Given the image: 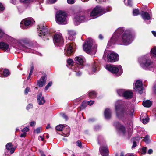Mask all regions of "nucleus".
I'll list each match as a JSON object with an SVG mask.
<instances>
[{"label": "nucleus", "instance_id": "obj_1", "mask_svg": "<svg viewBox=\"0 0 156 156\" xmlns=\"http://www.w3.org/2000/svg\"><path fill=\"white\" fill-rule=\"evenodd\" d=\"M134 39L130 30L125 29L124 27H119L115 31L110 40L108 42V46H111L115 43L123 45L130 44Z\"/></svg>", "mask_w": 156, "mask_h": 156}, {"label": "nucleus", "instance_id": "obj_2", "mask_svg": "<svg viewBox=\"0 0 156 156\" xmlns=\"http://www.w3.org/2000/svg\"><path fill=\"white\" fill-rule=\"evenodd\" d=\"M124 102L121 100L117 101L115 104V110L117 116L119 118L123 119L129 116H132L133 115L134 110L130 107L125 108L122 110H120L124 104Z\"/></svg>", "mask_w": 156, "mask_h": 156}, {"label": "nucleus", "instance_id": "obj_3", "mask_svg": "<svg viewBox=\"0 0 156 156\" xmlns=\"http://www.w3.org/2000/svg\"><path fill=\"white\" fill-rule=\"evenodd\" d=\"M14 47L25 52L33 53L31 50V48H33V44L27 38H24L18 40L16 44Z\"/></svg>", "mask_w": 156, "mask_h": 156}, {"label": "nucleus", "instance_id": "obj_4", "mask_svg": "<svg viewBox=\"0 0 156 156\" xmlns=\"http://www.w3.org/2000/svg\"><path fill=\"white\" fill-rule=\"evenodd\" d=\"M83 47L84 50L91 55H94L97 51V45L93 40L90 38L87 39Z\"/></svg>", "mask_w": 156, "mask_h": 156}, {"label": "nucleus", "instance_id": "obj_5", "mask_svg": "<svg viewBox=\"0 0 156 156\" xmlns=\"http://www.w3.org/2000/svg\"><path fill=\"white\" fill-rule=\"evenodd\" d=\"M138 61L141 67L145 70H150L154 68V65L153 62L147 56L140 58Z\"/></svg>", "mask_w": 156, "mask_h": 156}, {"label": "nucleus", "instance_id": "obj_6", "mask_svg": "<svg viewBox=\"0 0 156 156\" xmlns=\"http://www.w3.org/2000/svg\"><path fill=\"white\" fill-rule=\"evenodd\" d=\"M111 10L112 9L110 7L105 9L101 7L96 6L90 12V16L92 18L94 19Z\"/></svg>", "mask_w": 156, "mask_h": 156}, {"label": "nucleus", "instance_id": "obj_7", "mask_svg": "<svg viewBox=\"0 0 156 156\" xmlns=\"http://www.w3.org/2000/svg\"><path fill=\"white\" fill-rule=\"evenodd\" d=\"M106 69L117 76H120L122 73V69L121 66H116L113 65L107 64L105 66Z\"/></svg>", "mask_w": 156, "mask_h": 156}, {"label": "nucleus", "instance_id": "obj_8", "mask_svg": "<svg viewBox=\"0 0 156 156\" xmlns=\"http://www.w3.org/2000/svg\"><path fill=\"white\" fill-rule=\"evenodd\" d=\"M106 57L108 62L116 61L119 58L118 55L114 52L112 51L108 52L107 50H105L103 56L104 60H106Z\"/></svg>", "mask_w": 156, "mask_h": 156}, {"label": "nucleus", "instance_id": "obj_9", "mask_svg": "<svg viewBox=\"0 0 156 156\" xmlns=\"http://www.w3.org/2000/svg\"><path fill=\"white\" fill-rule=\"evenodd\" d=\"M56 21L60 24H66L67 23V14L65 12L60 11L57 12L56 14Z\"/></svg>", "mask_w": 156, "mask_h": 156}, {"label": "nucleus", "instance_id": "obj_10", "mask_svg": "<svg viewBox=\"0 0 156 156\" xmlns=\"http://www.w3.org/2000/svg\"><path fill=\"white\" fill-rule=\"evenodd\" d=\"M90 19H88L87 16L85 14L80 13L76 15L73 20L75 25L77 26L81 23L85 22Z\"/></svg>", "mask_w": 156, "mask_h": 156}, {"label": "nucleus", "instance_id": "obj_11", "mask_svg": "<svg viewBox=\"0 0 156 156\" xmlns=\"http://www.w3.org/2000/svg\"><path fill=\"white\" fill-rule=\"evenodd\" d=\"M67 66L69 68H70L74 71L76 73L75 75L77 76H80L82 74L81 69L78 68V65H73V62L72 59H69L67 60Z\"/></svg>", "mask_w": 156, "mask_h": 156}, {"label": "nucleus", "instance_id": "obj_12", "mask_svg": "<svg viewBox=\"0 0 156 156\" xmlns=\"http://www.w3.org/2000/svg\"><path fill=\"white\" fill-rule=\"evenodd\" d=\"M56 129L59 131H62L61 135L66 137L68 136L70 134V128L67 125L60 124L56 126Z\"/></svg>", "mask_w": 156, "mask_h": 156}, {"label": "nucleus", "instance_id": "obj_13", "mask_svg": "<svg viewBox=\"0 0 156 156\" xmlns=\"http://www.w3.org/2000/svg\"><path fill=\"white\" fill-rule=\"evenodd\" d=\"M53 41L55 45L58 46L63 45V38L61 34H55L53 37Z\"/></svg>", "mask_w": 156, "mask_h": 156}, {"label": "nucleus", "instance_id": "obj_14", "mask_svg": "<svg viewBox=\"0 0 156 156\" xmlns=\"http://www.w3.org/2000/svg\"><path fill=\"white\" fill-rule=\"evenodd\" d=\"M38 35L40 36H44L48 33L47 27L43 24L38 25L37 28Z\"/></svg>", "mask_w": 156, "mask_h": 156}, {"label": "nucleus", "instance_id": "obj_15", "mask_svg": "<svg viewBox=\"0 0 156 156\" xmlns=\"http://www.w3.org/2000/svg\"><path fill=\"white\" fill-rule=\"evenodd\" d=\"M75 61L76 63V65L78 66V68L80 69L83 68L85 59L82 56H76L75 58Z\"/></svg>", "mask_w": 156, "mask_h": 156}, {"label": "nucleus", "instance_id": "obj_16", "mask_svg": "<svg viewBox=\"0 0 156 156\" xmlns=\"http://www.w3.org/2000/svg\"><path fill=\"white\" fill-rule=\"evenodd\" d=\"M75 48L74 43H69L67 44L65 49V54L66 55H69L73 52Z\"/></svg>", "mask_w": 156, "mask_h": 156}, {"label": "nucleus", "instance_id": "obj_17", "mask_svg": "<svg viewBox=\"0 0 156 156\" xmlns=\"http://www.w3.org/2000/svg\"><path fill=\"white\" fill-rule=\"evenodd\" d=\"M134 89L136 91H138L140 94H142L143 89L142 81L140 80H137L134 87Z\"/></svg>", "mask_w": 156, "mask_h": 156}, {"label": "nucleus", "instance_id": "obj_18", "mask_svg": "<svg viewBox=\"0 0 156 156\" xmlns=\"http://www.w3.org/2000/svg\"><path fill=\"white\" fill-rule=\"evenodd\" d=\"M114 126L118 129L119 131L124 134L125 133V127L121 125L119 122H116L114 124Z\"/></svg>", "mask_w": 156, "mask_h": 156}, {"label": "nucleus", "instance_id": "obj_19", "mask_svg": "<svg viewBox=\"0 0 156 156\" xmlns=\"http://www.w3.org/2000/svg\"><path fill=\"white\" fill-rule=\"evenodd\" d=\"M140 14L143 19L144 20H150L151 15V13L150 11H148V12L142 11Z\"/></svg>", "mask_w": 156, "mask_h": 156}, {"label": "nucleus", "instance_id": "obj_20", "mask_svg": "<svg viewBox=\"0 0 156 156\" xmlns=\"http://www.w3.org/2000/svg\"><path fill=\"white\" fill-rule=\"evenodd\" d=\"M101 154L103 156H107L108 154V151L107 146L101 147L99 148Z\"/></svg>", "mask_w": 156, "mask_h": 156}, {"label": "nucleus", "instance_id": "obj_21", "mask_svg": "<svg viewBox=\"0 0 156 156\" xmlns=\"http://www.w3.org/2000/svg\"><path fill=\"white\" fill-rule=\"evenodd\" d=\"M33 20L31 18L23 20L20 23V27L22 28H25V27H22V25L23 23L24 24L25 26H27L33 23Z\"/></svg>", "mask_w": 156, "mask_h": 156}, {"label": "nucleus", "instance_id": "obj_22", "mask_svg": "<svg viewBox=\"0 0 156 156\" xmlns=\"http://www.w3.org/2000/svg\"><path fill=\"white\" fill-rule=\"evenodd\" d=\"M47 80V76L46 75L41 77L40 80L37 81V84L40 87H43L45 83Z\"/></svg>", "mask_w": 156, "mask_h": 156}, {"label": "nucleus", "instance_id": "obj_23", "mask_svg": "<svg viewBox=\"0 0 156 156\" xmlns=\"http://www.w3.org/2000/svg\"><path fill=\"white\" fill-rule=\"evenodd\" d=\"M0 49L7 52H9L10 50L9 45L4 42L0 43Z\"/></svg>", "mask_w": 156, "mask_h": 156}, {"label": "nucleus", "instance_id": "obj_24", "mask_svg": "<svg viewBox=\"0 0 156 156\" xmlns=\"http://www.w3.org/2000/svg\"><path fill=\"white\" fill-rule=\"evenodd\" d=\"M42 93L40 92L37 96V100L38 104L41 105H43L45 102V100L43 97H42Z\"/></svg>", "mask_w": 156, "mask_h": 156}, {"label": "nucleus", "instance_id": "obj_25", "mask_svg": "<svg viewBox=\"0 0 156 156\" xmlns=\"http://www.w3.org/2000/svg\"><path fill=\"white\" fill-rule=\"evenodd\" d=\"M10 73L8 69H0V77H6L9 75Z\"/></svg>", "mask_w": 156, "mask_h": 156}, {"label": "nucleus", "instance_id": "obj_26", "mask_svg": "<svg viewBox=\"0 0 156 156\" xmlns=\"http://www.w3.org/2000/svg\"><path fill=\"white\" fill-rule=\"evenodd\" d=\"M104 115L106 119H110L111 117V112L110 109L108 108L106 109L104 111Z\"/></svg>", "mask_w": 156, "mask_h": 156}, {"label": "nucleus", "instance_id": "obj_27", "mask_svg": "<svg viewBox=\"0 0 156 156\" xmlns=\"http://www.w3.org/2000/svg\"><path fill=\"white\" fill-rule=\"evenodd\" d=\"M5 147L8 150H10V153L12 154L14 152L15 148L13 147L12 144L11 143H9L7 144Z\"/></svg>", "mask_w": 156, "mask_h": 156}, {"label": "nucleus", "instance_id": "obj_28", "mask_svg": "<svg viewBox=\"0 0 156 156\" xmlns=\"http://www.w3.org/2000/svg\"><path fill=\"white\" fill-rule=\"evenodd\" d=\"M140 138H142L141 137H140L139 136L134 137L132 138L131 140L133 142V144L132 147V148L135 147L136 146V144L138 143L139 140H140Z\"/></svg>", "mask_w": 156, "mask_h": 156}, {"label": "nucleus", "instance_id": "obj_29", "mask_svg": "<svg viewBox=\"0 0 156 156\" xmlns=\"http://www.w3.org/2000/svg\"><path fill=\"white\" fill-rule=\"evenodd\" d=\"M125 92L126 93H124V97H125L126 98H130L132 97L133 95V93L131 90H125Z\"/></svg>", "mask_w": 156, "mask_h": 156}, {"label": "nucleus", "instance_id": "obj_30", "mask_svg": "<svg viewBox=\"0 0 156 156\" xmlns=\"http://www.w3.org/2000/svg\"><path fill=\"white\" fill-rule=\"evenodd\" d=\"M142 104L145 107H149L151 106L152 103L150 101L147 100L145 101H144Z\"/></svg>", "mask_w": 156, "mask_h": 156}, {"label": "nucleus", "instance_id": "obj_31", "mask_svg": "<svg viewBox=\"0 0 156 156\" xmlns=\"http://www.w3.org/2000/svg\"><path fill=\"white\" fill-rule=\"evenodd\" d=\"M98 69L99 68L97 63L95 62L92 65V70L94 72H95L96 71L98 70Z\"/></svg>", "mask_w": 156, "mask_h": 156}, {"label": "nucleus", "instance_id": "obj_32", "mask_svg": "<svg viewBox=\"0 0 156 156\" xmlns=\"http://www.w3.org/2000/svg\"><path fill=\"white\" fill-rule=\"evenodd\" d=\"M125 91V90L120 89L117 90V93L119 96L124 97Z\"/></svg>", "mask_w": 156, "mask_h": 156}, {"label": "nucleus", "instance_id": "obj_33", "mask_svg": "<svg viewBox=\"0 0 156 156\" xmlns=\"http://www.w3.org/2000/svg\"><path fill=\"white\" fill-rule=\"evenodd\" d=\"M88 95L91 98H94L97 96L96 93L94 91H90Z\"/></svg>", "mask_w": 156, "mask_h": 156}, {"label": "nucleus", "instance_id": "obj_34", "mask_svg": "<svg viewBox=\"0 0 156 156\" xmlns=\"http://www.w3.org/2000/svg\"><path fill=\"white\" fill-rule=\"evenodd\" d=\"M124 2L126 5L127 6H131L132 2L131 0H124Z\"/></svg>", "mask_w": 156, "mask_h": 156}, {"label": "nucleus", "instance_id": "obj_35", "mask_svg": "<svg viewBox=\"0 0 156 156\" xmlns=\"http://www.w3.org/2000/svg\"><path fill=\"white\" fill-rule=\"evenodd\" d=\"M149 120V118L148 117H144L142 119V122L144 124H146Z\"/></svg>", "mask_w": 156, "mask_h": 156}, {"label": "nucleus", "instance_id": "obj_36", "mask_svg": "<svg viewBox=\"0 0 156 156\" xmlns=\"http://www.w3.org/2000/svg\"><path fill=\"white\" fill-rule=\"evenodd\" d=\"M151 53L154 56L156 57V48H152L151 50Z\"/></svg>", "mask_w": 156, "mask_h": 156}, {"label": "nucleus", "instance_id": "obj_37", "mask_svg": "<svg viewBox=\"0 0 156 156\" xmlns=\"http://www.w3.org/2000/svg\"><path fill=\"white\" fill-rule=\"evenodd\" d=\"M87 103L86 102L83 101V102L80 106V108L81 109H84L86 106Z\"/></svg>", "mask_w": 156, "mask_h": 156}, {"label": "nucleus", "instance_id": "obj_38", "mask_svg": "<svg viewBox=\"0 0 156 156\" xmlns=\"http://www.w3.org/2000/svg\"><path fill=\"white\" fill-rule=\"evenodd\" d=\"M133 14L134 16H136L139 14V10L138 9H135L133 10Z\"/></svg>", "mask_w": 156, "mask_h": 156}, {"label": "nucleus", "instance_id": "obj_39", "mask_svg": "<svg viewBox=\"0 0 156 156\" xmlns=\"http://www.w3.org/2000/svg\"><path fill=\"white\" fill-rule=\"evenodd\" d=\"M144 140L146 143H148L150 142L149 136L148 135H146L144 137Z\"/></svg>", "mask_w": 156, "mask_h": 156}, {"label": "nucleus", "instance_id": "obj_40", "mask_svg": "<svg viewBox=\"0 0 156 156\" xmlns=\"http://www.w3.org/2000/svg\"><path fill=\"white\" fill-rule=\"evenodd\" d=\"M52 83L51 81L49 82L47 84V85L45 87V90H47L49 87L51 86L52 85Z\"/></svg>", "mask_w": 156, "mask_h": 156}, {"label": "nucleus", "instance_id": "obj_41", "mask_svg": "<svg viewBox=\"0 0 156 156\" xmlns=\"http://www.w3.org/2000/svg\"><path fill=\"white\" fill-rule=\"evenodd\" d=\"M68 34L69 35H75L76 34V32L73 30H69L68 31Z\"/></svg>", "mask_w": 156, "mask_h": 156}, {"label": "nucleus", "instance_id": "obj_42", "mask_svg": "<svg viewBox=\"0 0 156 156\" xmlns=\"http://www.w3.org/2000/svg\"><path fill=\"white\" fill-rule=\"evenodd\" d=\"M41 129V127H39L37 128L36 129L34 130V132L35 133H40Z\"/></svg>", "mask_w": 156, "mask_h": 156}, {"label": "nucleus", "instance_id": "obj_43", "mask_svg": "<svg viewBox=\"0 0 156 156\" xmlns=\"http://www.w3.org/2000/svg\"><path fill=\"white\" fill-rule=\"evenodd\" d=\"M147 148L146 147H143L141 150V153L142 154H144L146 152Z\"/></svg>", "mask_w": 156, "mask_h": 156}, {"label": "nucleus", "instance_id": "obj_44", "mask_svg": "<svg viewBox=\"0 0 156 156\" xmlns=\"http://www.w3.org/2000/svg\"><path fill=\"white\" fill-rule=\"evenodd\" d=\"M75 35H69L68 34V39L70 40L73 41L74 39V36Z\"/></svg>", "mask_w": 156, "mask_h": 156}, {"label": "nucleus", "instance_id": "obj_45", "mask_svg": "<svg viewBox=\"0 0 156 156\" xmlns=\"http://www.w3.org/2000/svg\"><path fill=\"white\" fill-rule=\"evenodd\" d=\"M29 129L28 127H26L23 129L21 131L24 133H26L27 132L29 131Z\"/></svg>", "mask_w": 156, "mask_h": 156}, {"label": "nucleus", "instance_id": "obj_46", "mask_svg": "<svg viewBox=\"0 0 156 156\" xmlns=\"http://www.w3.org/2000/svg\"><path fill=\"white\" fill-rule=\"evenodd\" d=\"M5 8L2 4L0 3V13H1L4 10Z\"/></svg>", "mask_w": 156, "mask_h": 156}, {"label": "nucleus", "instance_id": "obj_47", "mask_svg": "<svg viewBox=\"0 0 156 156\" xmlns=\"http://www.w3.org/2000/svg\"><path fill=\"white\" fill-rule=\"evenodd\" d=\"M76 143V145L78 146L79 147H80V148H81L82 147V143L81 141L80 140H78Z\"/></svg>", "mask_w": 156, "mask_h": 156}, {"label": "nucleus", "instance_id": "obj_48", "mask_svg": "<svg viewBox=\"0 0 156 156\" xmlns=\"http://www.w3.org/2000/svg\"><path fill=\"white\" fill-rule=\"evenodd\" d=\"M4 34V33L2 30L0 28V38L2 37Z\"/></svg>", "mask_w": 156, "mask_h": 156}, {"label": "nucleus", "instance_id": "obj_49", "mask_svg": "<svg viewBox=\"0 0 156 156\" xmlns=\"http://www.w3.org/2000/svg\"><path fill=\"white\" fill-rule=\"evenodd\" d=\"M33 107V105L32 104H30L27 105V110H29V109L32 108Z\"/></svg>", "mask_w": 156, "mask_h": 156}, {"label": "nucleus", "instance_id": "obj_50", "mask_svg": "<svg viewBox=\"0 0 156 156\" xmlns=\"http://www.w3.org/2000/svg\"><path fill=\"white\" fill-rule=\"evenodd\" d=\"M30 89L29 87H27L25 89L24 93L25 94H27L28 93Z\"/></svg>", "mask_w": 156, "mask_h": 156}, {"label": "nucleus", "instance_id": "obj_51", "mask_svg": "<svg viewBox=\"0 0 156 156\" xmlns=\"http://www.w3.org/2000/svg\"><path fill=\"white\" fill-rule=\"evenodd\" d=\"M67 2L69 4H73L74 3V0H67Z\"/></svg>", "mask_w": 156, "mask_h": 156}, {"label": "nucleus", "instance_id": "obj_52", "mask_svg": "<svg viewBox=\"0 0 156 156\" xmlns=\"http://www.w3.org/2000/svg\"><path fill=\"white\" fill-rule=\"evenodd\" d=\"M94 103V101H88L87 102V103L88 105H93Z\"/></svg>", "mask_w": 156, "mask_h": 156}, {"label": "nucleus", "instance_id": "obj_53", "mask_svg": "<svg viewBox=\"0 0 156 156\" xmlns=\"http://www.w3.org/2000/svg\"><path fill=\"white\" fill-rule=\"evenodd\" d=\"M62 116L66 120L68 119V117L67 116L64 114H63L62 115Z\"/></svg>", "mask_w": 156, "mask_h": 156}, {"label": "nucleus", "instance_id": "obj_54", "mask_svg": "<svg viewBox=\"0 0 156 156\" xmlns=\"http://www.w3.org/2000/svg\"><path fill=\"white\" fill-rule=\"evenodd\" d=\"M36 124V122L34 121H32L30 123V126H35Z\"/></svg>", "mask_w": 156, "mask_h": 156}, {"label": "nucleus", "instance_id": "obj_55", "mask_svg": "<svg viewBox=\"0 0 156 156\" xmlns=\"http://www.w3.org/2000/svg\"><path fill=\"white\" fill-rule=\"evenodd\" d=\"M57 0H48V2L50 3H53L55 2Z\"/></svg>", "mask_w": 156, "mask_h": 156}, {"label": "nucleus", "instance_id": "obj_56", "mask_svg": "<svg viewBox=\"0 0 156 156\" xmlns=\"http://www.w3.org/2000/svg\"><path fill=\"white\" fill-rule=\"evenodd\" d=\"M96 1L98 3H101L106 1V0H96Z\"/></svg>", "mask_w": 156, "mask_h": 156}, {"label": "nucleus", "instance_id": "obj_57", "mask_svg": "<svg viewBox=\"0 0 156 156\" xmlns=\"http://www.w3.org/2000/svg\"><path fill=\"white\" fill-rule=\"evenodd\" d=\"M44 137H43V136H39V140H41V141H43L44 140Z\"/></svg>", "mask_w": 156, "mask_h": 156}, {"label": "nucleus", "instance_id": "obj_58", "mask_svg": "<svg viewBox=\"0 0 156 156\" xmlns=\"http://www.w3.org/2000/svg\"><path fill=\"white\" fill-rule=\"evenodd\" d=\"M153 152V150L151 149H150L148 151L147 153L149 154H151Z\"/></svg>", "mask_w": 156, "mask_h": 156}, {"label": "nucleus", "instance_id": "obj_59", "mask_svg": "<svg viewBox=\"0 0 156 156\" xmlns=\"http://www.w3.org/2000/svg\"><path fill=\"white\" fill-rule=\"evenodd\" d=\"M26 133H22L21 134L20 136L21 137H24L26 136Z\"/></svg>", "mask_w": 156, "mask_h": 156}, {"label": "nucleus", "instance_id": "obj_60", "mask_svg": "<svg viewBox=\"0 0 156 156\" xmlns=\"http://www.w3.org/2000/svg\"><path fill=\"white\" fill-rule=\"evenodd\" d=\"M40 152L41 153V156H45V155L44 154L43 152L41 150H39Z\"/></svg>", "mask_w": 156, "mask_h": 156}, {"label": "nucleus", "instance_id": "obj_61", "mask_svg": "<svg viewBox=\"0 0 156 156\" xmlns=\"http://www.w3.org/2000/svg\"><path fill=\"white\" fill-rule=\"evenodd\" d=\"M10 2L13 4H15L16 3V0H10Z\"/></svg>", "mask_w": 156, "mask_h": 156}, {"label": "nucleus", "instance_id": "obj_62", "mask_svg": "<svg viewBox=\"0 0 156 156\" xmlns=\"http://www.w3.org/2000/svg\"><path fill=\"white\" fill-rule=\"evenodd\" d=\"M36 1L39 2V4H41L43 2V0H36Z\"/></svg>", "mask_w": 156, "mask_h": 156}, {"label": "nucleus", "instance_id": "obj_63", "mask_svg": "<svg viewBox=\"0 0 156 156\" xmlns=\"http://www.w3.org/2000/svg\"><path fill=\"white\" fill-rule=\"evenodd\" d=\"M51 127L50 126V124H48L47 125V126L46 127V129H48L50 128H51Z\"/></svg>", "mask_w": 156, "mask_h": 156}, {"label": "nucleus", "instance_id": "obj_64", "mask_svg": "<svg viewBox=\"0 0 156 156\" xmlns=\"http://www.w3.org/2000/svg\"><path fill=\"white\" fill-rule=\"evenodd\" d=\"M152 34H153V35L154 36H156V32L155 31H152Z\"/></svg>", "mask_w": 156, "mask_h": 156}]
</instances>
